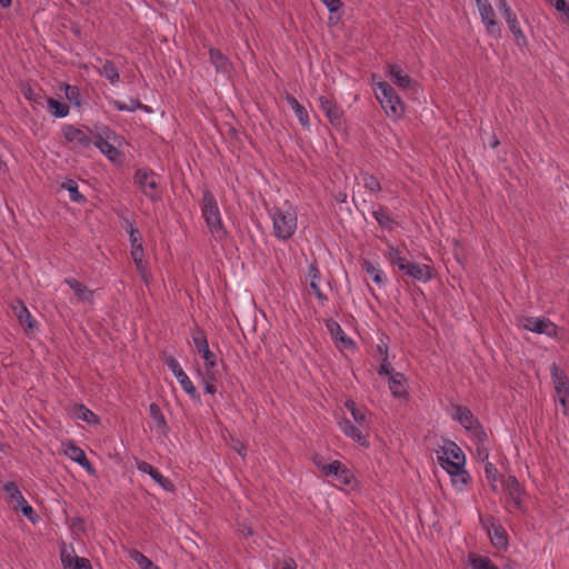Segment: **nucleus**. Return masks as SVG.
I'll return each instance as SVG.
<instances>
[{
    "label": "nucleus",
    "instance_id": "obj_63",
    "mask_svg": "<svg viewBox=\"0 0 569 569\" xmlns=\"http://www.w3.org/2000/svg\"><path fill=\"white\" fill-rule=\"evenodd\" d=\"M236 450L238 451L239 455L244 456L243 447L241 445L239 447H236Z\"/></svg>",
    "mask_w": 569,
    "mask_h": 569
},
{
    "label": "nucleus",
    "instance_id": "obj_27",
    "mask_svg": "<svg viewBox=\"0 0 569 569\" xmlns=\"http://www.w3.org/2000/svg\"><path fill=\"white\" fill-rule=\"evenodd\" d=\"M76 419L82 420L89 425H98L99 418L83 405H74L71 411Z\"/></svg>",
    "mask_w": 569,
    "mask_h": 569
},
{
    "label": "nucleus",
    "instance_id": "obj_58",
    "mask_svg": "<svg viewBox=\"0 0 569 569\" xmlns=\"http://www.w3.org/2000/svg\"><path fill=\"white\" fill-rule=\"evenodd\" d=\"M377 350L380 355V360L388 357V346L382 339L380 340V343L377 346Z\"/></svg>",
    "mask_w": 569,
    "mask_h": 569
},
{
    "label": "nucleus",
    "instance_id": "obj_33",
    "mask_svg": "<svg viewBox=\"0 0 569 569\" xmlns=\"http://www.w3.org/2000/svg\"><path fill=\"white\" fill-rule=\"evenodd\" d=\"M48 111L56 118H64L69 114V107L53 98L47 100Z\"/></svg>",
    "mask_w": 569,
    "mask_h": 569
},
{
    "label": "nucleus",
    "instance_id": "obj_42",
    "mask_svg": "<svg viewBox=\"0 0 569 569\" xmlns=\"http://www.w3.org/2000/svg\"><path fill=\"white\" fill-rule=\"evenodd\" d=\"M372 216L377 220V222L386 228H389L392 223V219L389 212L383 208H378L372 211Z\"/></svg>",
    "mask_w": 569,
    "mask_h": 569
},
{
    "label": "nucleus",
    "instance_id": "obj_49",
    "mask_svg": "<svg viewBox=\"0 0 569 569\" xmlns=\"http://www.w3.org/2000/svg\"><path fill=\"white\" fill-rule=\"evenodd\" d=\"M164 363L172 371L174 377L183 372V369L181 368L179 361L173 357H167L164 359Z\"/></svg>",
    "mask_w": 569,
    "mask_h": 569
},
{
    "label": "nucleus",
    "instance_id": "obj_4",
    "mask_svg": "<svg viewBox=\"0 0 569 569\" xmlns=\"http://www.w3.org/2000/svg\"><path fill=\"white\" fill-rule=\"evenodd\" d=\"M201 214L211 237L218 242H223L227 239L228 232L222 222L217 200L209 191L203 192Z\"/></svg>",
    "mask_w": 569,
    "mask_h": 569
},
{
    "label": "nucleus",
    "instance_id": "obj_52",
    "mask_svg": "<svg viewBox=\"0 0 569 569\" xmlns=\"http://www.w3.org/2000/svg\"><path fill=\"white\" fill-rule=\"evenodd\" d=\"M150 413L159 427L166 426L164 417L156 405H150Z\"/></svg>",
    "mask_w": 569,
    "mask_h": 569
},
{
    "label": "nucleus",
    "instance_id": "obj_34",
    "mask_svg": "<svg viewBox=\"0 0 569 569\" xmlns=\"http://www.w3.org/2000/svg\"><path fill=\"white\" fill-rule=\"evenodd\" d=\"M361 266L377 284L383 283L385 273L379 266L371 263L369 260H363Z\"/></svg>",
    "mask_w": 569,
    "mask_h": 569
},
{
    "label": "nucleus",
    "instance_id": "obj_57",
    "mask_svg": "<svg viewBox=\"0 0 569 569\" xmlns=\"http://www.w3.org/2000/svg\"><path fill=\"white\" fill-rule=\"evenodd\" d=\"M213 381H214V380H210V379H208L207 373H204V376H203V382H204V391H206L207 393L213 395V393L216 392V387H214V385H213Z\"/></svg>",
    "mask_w": 569,
    "mask_h": 569
},
{
    "label": "nucleus",
    "instance_id": "obj_36",
    "mask_svg": "<svg viewBox=\"0 0 569 569\" xmlns=\"http://www.w3.org/2000/svg\"><path fill=\"white\" fill-rule=\"evenodd\" d=\"M129 557L141 568V569H160L149 558L138 550H130Z\"/></svg>",
    "mask_w": 569,
    "mask_h": 569
},
{
    "label": "nucleus",
    "instance_id": "obj_61",
    "mask_svg": "<svg viewBox=\"0 0 569 569\" xmlns=\"http://www.w3.org/2000/svg\"><path fill=\"white\" fill-rule=\"evenodd\" d=\"M478 455H479V457H481L482 460L488 459V455L486 452H483L481 449H478Z\"/></svg>",
    "mask_w": 569,
    "mask_h": 569
},
{
    "label": "nucleus",
    "instance_id": "obj_38",
    "mask_svg": "<svg viewBox=\"0 0 569 569\" xmlns=\"http://www.w3.org/2000/svg\"><path fill=\"white\" fill-rule=\"evenodd\" d=\"M181 388L184 390L186 393H188L192 399L198 398V392L190 380V378L187 376V373L183 371L180 375L176 377Z\"/></svg>",
    "mask_w": 569,
    "mask_h": 569
},
{
    "label": "nucleus",
    "instance_id": "obj_8",
    "mask_svg": "<svg viewBox=\"0 0 569 569\" xmlns=\"http://www.w3.org/2000/svg\"><path fill=\"white\" fill-rule=\"evenodd\" d=\"M452 418L478 442L482 443L487 435L471 410L463 406H455Z\"/></svg>",
    "mask_w": 569,
    "mask_h": 569
},
{
    "label": "nucleus",
    "instance_id": "obj_21",
    "mask_svg": "<svg viewBox=\"0 0 569 569\" xmlns=\"http://www.w3.org/2000/svg\"><path fill=\"white\" fill-rule=\"evenodd\" d=\"M402 273L421 282H427L432 278V271L428 264L411 261Z\"/></svg>",
    "mask_w": 569,
    "mask_h": 569
},
{
    "label": "nucleus",
    "instance_id": "obj_45",
    "mask_svg": "<svg viewBox=\"0 0 569 569\" xmlns=\"http://www.w3.org/2000/svg\"><path fill=\"white\" fill-rule=\"evenodd\" d=\"M192 340L198 351L209 348L206 335L201 330H197L196 332H193Z\"/></svg>",
    "mask_w": 569,
    "mask_h": 569
},
{
    "label": "nucleus",
    "instance_id": "obj_30",
    "mask_svg": "<svg viewBox=\"0 0 569 569\" xmlns=\"http://www.w3.org/2000/svg\"><path fill=\"white\" fill-rule=\"evenodd\" d=\"M506 22L509 27L510 32L513 34L517 46L525 47L527 43V39L520 28L517 16L515 14V16L506 19Z\"/></svg>",
    "mask_w": 569,
    "mask_h": 569
},
{
    "label": "nucleus",
    "instance_id": "obj_6",
    "mask_svg": "<svg viewBox=\"0 0 569 569\" xmlns=\"http://www.w3.org/2000/svg\"><path fill=\"white\" fill-rule=\"evenodd\" d=\"M123 143V138L108 127H101L94 137V146L116 164L123 161V154L119 149Z\"/></svg>",
    "mask_w": 569,
    "mask_h": 569
},
{
    "label": "nucleus",
    "instance_id": "obj_41",
    "mask_svg": "<svg viewBox=\"0 0 569 569\" xmlns=\"http://www.w3.org/2000/svg\"><path fill=\"white\" fill-rule=\"evenodd\" d=\"M62 188H64L69 192V197L72 201H83V196L79 192L78 184L76 181L69 180L62 184Z\"/></svg>",
    "mask_w": 569,
    "mask_h": 569
},
{
    "label": "nucleus",
    "instance_id": "obj_11",
    "mask_svg": "<svg viewBox=\"0 0 569 569\" xmlns=\"http://www.w3.org/2000/svg\"><path fill=\"white\" fill-rule=\"evenodd\" d=\"M518 325L522 329L547 337H556L558 332V327L545 317H521Z\"/></svg>",
    "mask_w": 569,
    "mask_h": 569
},
{
    "label": "nucleus",
    "instance_id": "obj_10",
    "mask_svg": "<svg viewBox=\"0 0 569 569\" xmlns=\"http://www.w3.org/2000/svg\"><path fill=\"white\" fill-rule=\"evenodd\" d=\"M550 373L558 400L563 408V413L567 415L569 411V379L556 363L550 367Z\"/></svg>",
    "mask_w": 569,
    "mask_h": 569
},
{
    "label": "nucleus",
    "instance_id": "obj_35",
    "mask_svg": "<svg viewBox=\"0 0 569 569\" xmlns=\"http://www.w3.org/2000/svg\"><path fill=\"white\" fill-rule=\"evenodd\" d=\"M111 104L119 111L132 112L138 109H143V110L148 111V108L146 106H143L141 102H139L138 100H134V99H130L129 101L113 100L111 102Z\"/></svg>",
    "mask_w": 569,
    "mask_h": 569
},
{
    "label": "nucleus",
    "instance_id": "obj_7",
    "mask_svg": "<svg viewBox=\"0 0 569 569\" xmlns=\"http://www.w3.org/2000/svg\"><path fill=\"white\" fill-rule=\"evenodd\" d=\"M312 461L317 469L327 477H333L339 483L351 486L353 482L352 472L339 460H327L320 455H316Z\"/></svg>",
    "mask_w": 569,
    "mask_h": 569
},
{
    "label": "nucleus",
    "instance_id": "obj_1",
    "mask_svg": "<svg viewBox=\"0 0 569 569\" xmlns=\"http://www.w3.org/2000/svg\"><path fill=\"white\" fill-rule=\"evenodd\" d=\"M436 456L441 468L450 476L451 483L457 490H462L468 483L466 456L461 448L450 440H445L437 449Z\"/></svg>",
    "mask_w": 569,
    "mask_h": 569
},
{
    "label": "nucleus",
    "instance_id": "obj_18",
    "mask_svg": "<svg viewBox=\"0 0 569 569\" xmlns=\"http://www.w3.org/2000/svg\"><path fill=\"white\" fill-rule=\"evenodd\" d=\"M383 256L393 268H397L401 272H403L410 263V261L407 260L403 250L390 243L387 246Z\"/></svg>",
    "mask_w": 569,
    "mask_h": 569
},
{
    "label": "nucleus",
    "instance_id": "obj_3",
    "mask_svg": "<svg viewBox=\"0 0 569 569\" xmlns=\"http://www.w3.org/2000/svg\"><path fill=\"white\" fill-rule=\"evenodd\" d=\"M273 234L279 240L290 239L298 227L297 209L288 201L269 210Z\"/></svg>",
    "mask_w": 569,
    "mask_h": 569
},
{
    "label": "nucleus",
    "instance_id": "obj_54",
    "mask_svg": "<svg viewBox=\"0 0 569 569\" xmlns=\"http://www.w3.org/2000/svg\"><path fill=\"white\" fill-rule=\"evenodd\" d=\"M137 468L140 472L142 473H147L149 475L150 477H152V475L156 472V468H153L150 463L146 462V461H139L138 465H137Z\"/></svg>",
    "mask_w": 569,
    "mask_h": 569
},
{
    "label": "nucleus",
    "instance_id": "obj_23",
    "mask_svg": "<svg viewBox=\"0 0 569 569\" xmlns=\"http://www.w3.org/2000/svg\"><path fill=\"white\" fill-rule=\"evenodd\" d=\"M328 331L330 332L332 339L338 342L340 348L343 349H352L355 343L351 338L346 336L340 325L335 320H328L326 323Z\"/></svg>",
    "mask_w": 569,
    "mask_h": 569
},
{
    "label": "nucleus",
    "instance_id": "obj_40",
    "mask_svg": "<svg viewBox=\"0 0 569 569\" xmlns=\"http://www.w3.org/2000/svg\"><path fill=\"white\" fill-rule=\"evenodd\" d=\"M469 565L472 569H490L493 566L489 558L477 555L469 556Z\"/></svg>",
    "mask_w": 569,
    "mask_h": 569
},
{
    "label": "nucleus",
    "instance_id": "obj_12",
    "mask_svg": "<svg viewBox=\"0 0 569 569\" xmlns=\"http://www.w3.org/2000/svg\"><path fill=\"white\" fill-rule=\"evenodd\" d=\"M61 133L67 143L74 150H83L91 146V138L84 130L73 124H63Z\"/></svg>",
    "mask_w": 569,
    "mask_h": 569
},
{
    "label": "nucleus",
    "instance_id": "obj_5",
    "mask_svg": "<svg viewBox=\"0 0 569 569\" xmlns=\"http://www.w3.org/2000/svg\"><path fill=\"white\" fill-rule=\"evenodd\" d=\"M373 92L386 114L399 119L405 113V104L392 86L386 81L373 82Z\"/></svg>",
    "mask_w": 569,
    "mask_h": 569
},
{
    "label": "nucleus",
    "instance_id": "obj_9",
    "mask_svg": "<svg viewBox=\"0 0 569 569\" xmlns=\"http://www.w3.org/2000/svg\"><path fill=\"white\" fill-rule=\"evenodd\" d=\"M130 240V254L136 264L137 271L146 284L149 283L150 272L148 271L147 261L144 259V250L142 238L137 228L130 227L129 231Z\"/></svg>",
    "mask_w": 569,
    "mask_h": 569
},
{
    "label": "nucleus",
    "instance_id": "obj_2",
    "mask_svg": "<svg viewBox=\"0 0 569 569\" xmlns=\"http://www.w3.org/2000/svg\"><path fill=\"white\" fill-rule=\"evenodd\" d=\"M345 407L350 412L355 423L348 419H342L339 421L340 430L346 437L352 439L359 446L368 448L370 443L365 432L370 425L368 411L363 408H359L352 400H347Z\"/></svg>",
    "mask_w": 569,
    "mask_h": 569
},
{
    "label": "nucleus",
    "instance_id": "obj_56",
    "mask_svg": "<svg viewBox=\"0 0 569 569\" xmlns=\"http://www.w3.org/2000/svg\"><path fill=\"white\" fill-rule=\"evenodd\" d=\"M320 1L328 8V10L330 12H336L341 7L340 0H320Z\"/></svg>",
    "mask_w": 569,
    "mask_h": 569
},
{
    "label": "nucleus",
    "instance_id": "obj_43",
    "mask_svg": "<svg viewBox=\"0 0 569 569\" xmlns=\"http://www.w3.org/2000/svg\"><path fill=\"white\" fill-rule=\"evenodd\" d=\"M485 473L493 490H497L498 470L493 463L487 462Z\"/></svg>",
    "mask_w": 569,
    "mask_h": 569
},
{
    "label": "nucleus",
    "instance_id": "obj_22",
    "mask_svg": "<svg viewBox=\"0 0 569 569\" xmlns=\"http://www.w3.org/2000/svg\"><path fill=\"white\" fill-rule=\"evenodd\" d=\"M64 283L73 291L81 302L92 305L94 292L74 278H67Z\"/></svg>",
    "mask_w": 569,
    "mask_h": 569
},
{
    "label": "nucleus",
    "instance_id": "obj_17",
    "mask_svg": "<svg viewBox=\"0 0 569 569\" xmlns=\"http://www.w3.org/2000/svg\"><path fill=\"white\" fill-rule=\"evenodd\" d=\"M386 74L400 89H409L412 88V86L415 84V81L402 69L400 64L388 63L386 67Z\"/></svg>",
    "mask_w": 569,
    "mask_h": 569
},
{
    "label": "nucleus",
    "instance_id": "obj_48",
    "mask_svg": "<svg viewBox=\"0 0 569 569\" xmlns=\"http://www.w3.org/2000/svg\"><path fill=\"white\" fill-rule=\"evenodd\" d=\"M295 114L298 119V121L300 122V124L303 127V128H307L309 129L310 128V119H309V116H308V112L307 110L305 109L303 106H300L298 109H296L295 111Z\"/></svg>",
    "mask_w": 569,
    "mask_h": 569
},
{
    "label": "nucleus",
    "instance_id": "obj_55",
    "mask_svg": "<svg viewBox=\"0 0 569 569\" xmlns=\"http://www.w3.org/2000/svg\"><path fill=\"white\" fill-rule=\"evenodd\" d=\"M555 8L557 11L561 12L569 21V3L566 0H558Z\"/></svg>",
    "mask_w": 569,
    "mask_h": 569
},
{
    "label": "nucleus",
    "instance_id": "obj_14",
    "mask_svg": "<svg viewBox=\"0 0 569 569\" xmlns=\"http://www.w3.org/2000/svg\"><path fill=\"white\" fill-rule=\"evenodd\" d=\"M476 3L487 32L492 36H499L500 27L495 19V11L490 2L488 0H476Z\"/></svg>",
    "mask_w": 569,
    "mask_h": 569
},
{
    "label": "nucleus",
    "instance_id": "obj_44",
    "mask_svg": "<svg viewBox=\"0 0 569 569\" xmlns=\"http://www.w3.org/2000/svg\"><path fill=\"white\" fill-rule=\"evenodd\" d=\"M153 481L159 485L166 491L173 490V483L166 477H163L158 470L151 477Z\"/></svg>",
    "mask_w": 569,
    "mask_h": 569
},
{
    "label": "nucleus",
    "instance_id": "obj_16",
    "mask_svg": "<svg viewBox=\"0 0 569 569\" xmlns=\"http://www.w3.org/2000/svg\"><path fill=\"white\" fill-rule=\"evenodd\" d=\"M319 107L326 114L329 122L335 128H341L343 124V111L330 98L321 96L318 98Z\"/></svg>",
    "mask_w": 569,
    "mask_h": 569
},
{
    "label": "nucleus",
    "instance_id": "obj_62",
    "mask_svg": "<svg viewBox=\"0 0 569 569\" xmlns=\"http://www.w3.org/2000/svg\"><path fill=\"white\" fill-rule=\"evenodd\" d=\"M241 533H242L243 536H250V535H252V531H251V529H250V528H246V527H244V528H243V530L241 531Z\"/></svg>",
    "mask_w": 569,
    "mask_h": 569
},
{
    "label": "nucleus",
    "instance_id": "obj_47",
    "mask_svg": "<svg viewBox=\"0 0 569 569\" xmlns=\"http://www.w3.org/2000/svg\"><path fill=\"white\" fill-rule=\"evenodd\" d=\"M272 569H297V565L292 558L282 557L274 561Z\"/></svg>",
    "mask_w": 569,
    "mask_h": 569
},
{
    "label": "nucleus",
    "instance_id": "obj_59",
    "mask_svg": "<svg viewBox=\"0 0 569 569\" xmlns=\"http://www.w3.org/2000/svg\"><path fill=\"white\" fill-rule=\"evenodd\" d=\"M287 102L288 104L291 107V109L295 111L296 109H298L301 104L298 102V100L292 97V96H288L287 97Z\"/></svg>",
    "mask_w": 569,
    "mask_h": 569
},
{
    "label": "nucleus",
    "instance_id": "obj_15",
    "mask_svg": "<svg viewBox=\"0 0 569 569\" xmlns=\"http://www.w3.org/2000/svg\"><path fill=\"white\" fill-rule=\"evenodd\" d=\"M488 537L491 543L498 549H506L508 547V536L503 527L493 518H488L483 522Z\"/></svg>",
    "mask_w": 569,
    "mask_h": 569
},
{
    "label": "nucleus",
    "instance_id": "obj_32",
    "mask_svg": "<svg viewBox=\"0 0 569 569\" xmlns=\"http://www.w3.org/2000/svg\"><path fill=\"white\" fill-rule=\"evenodd\" d=\"M204 360V367L208 379L216 380V361L217 358L213 352L210 351L209 348H206L201 351H199Z\"/></svg>",
    "mask_w": 569,
    "mask_h": 569
},
{
    "label": "nucleus",
    "instance_id": "obj_46",
    "mask_svg": "<svg viewBox=\"0 0 569 569\" xmlns=\"http://www.w3.org/2000/svg\"><path fill=\"white\" fill-rule=\"evenodd\" d=\"M362 183H363L366 189H368V190H370L372 192H378L380 190L379 181L377 180L376 177H373L371 174H363L362 176Z\"/></svg>",
    "mask_w": 569,
    "mask_h": 569
},
{
    "label": "nucleus",
    "instance_id": "obj_53",
    "mask_svg": "<svg viewBox=\"0 0 569 569\" xmlns=\"http://www.w3.org/2000/svg\"><path fill=\"white\" fill-rule=\"evenodd\" d=\"M378 373L380 376H387L388 379L391 377L392 373H397L395 369L391 367V365L387 361V358L381 359V365L379 367Z\"/></svg>",
    "mask_w": 569,
    "mask_h": 569
},
{
    "label": "nucleus",
    "instance_id": "obj_24",
    "mask_svg": "<svg viewBox=\"0 0 569 569\" xmlns=\"http://www.w3.org/2000/svg\"><path fill=\"white\" fill-rule=\"evenodd\" d=\"M63 453L69 457L71 460L86 468L87 470L91 469V466L86 457L84 451L76 446L73 442H67L62 445Z\"/></svg>",
    "mask_w": 569,
    "mask_h": 569
},
{
    "label": "nucleus",
    "instance_id": "obj_39",
    "mask_svg": "<svg viewBox=\"0 0 569 569\" xmlns=\"http://www.w3.org/2000/svg\"><path fill=\"white\" fill-rule=\"evenodd\" d=\"M60 90L64 91V96H66L67 100L70 103H73L77 107L80 106V103H81L80 102V91H79L78 87L69 86V84H62L60 87Z\"/></svg>",
    "mask_w": 569,
    "mask_h": 569
},
{
    "label": "nucleus",
    "instance_id": "obj_13",
    "mask_svg": "<svg viewBox=\"0 0 569 569\" xmlns=\"http://www.w3.org/2000/svg\"><path fill=\"white\" fill-rule=\"evenodd\" d=\"M134 180L147 197L152 200L157 198L158 178L153 172L146 169H138Z\"/></svg>",
    "mask_w": 569,
    "mask_h": 569
},
{
    "label": "nucleus",
    "instance_id": "obj_51",
    "mask_svg": "<svg viewBox=\"0 0 569 569\" xmlns=\"http://www.w3.org/2000/svg\"><path fill=\"white\" fill-rule=\"evenodd\" d=\"M16 508H20L23 516H26L32 522H36L37 516L34 513L33 508L26 501L24 503H19Z\"/></svg>",
    "mask_w": 569,
    "mask_h": 569
},
{
    "label": "nucleus",
    "instance_id": "obj_25",
    "mask_svg": "<svg viewBox=\"0 0 569 569\" xmlns=\"http://www.w3.org/2000/svg\"><path fill=\"white\" fill-rule=\"evenodd\" d=\"M61 558L64 569H91V566L86 558H80L66 551L62 552Z\"/></svg>",
    "mask_w": 569,
    "mask_h": 569
},
{
    "label": "nucleus",
    "instance_id": "obj_60",
    "mask_svg": "<svg viewBox=\"0 0 569 569\" xmlns=\"http://www.w3.org/2000/svg\"><path fill=\"white\" fill-rule=\"evenodd\" d=\"M12 0H0V6L2 8H8L11 6Z\"/></svg>",
    "mask_w": 569,
    "mask_h": 569
},
{
    "label": "nucleus",
    "instance_id": "obj_26",
    "mask_svg": "<svg viewBox=\"0 0 569 569\" xmlns=\"http://www.w3.org/2000/svg\"><path fill=\"white\" fill-rule=\"evenodd\" d=\"M12 309L20 325L26 326L30 330L34 328L37 322L22 302H17Z\"/></svg>",
    "mask_w": 569,
    "mask_h": 569
},
{
    "label": "nucleus",
    "instance_id": "obj_20",
    "mask_svg": "<svg viewBox=\"0 0 569 569\" xmlns=\"http://www.w3.org/2000/svg\"><path fill=\"white\" fill-rule=\"evenodd\" d=\"M388 387L391 395L398 399L408 398L407 379L401 372L392 373L388 379Z\"/></svg>",
    "mask_w": 569,
    "mask_h": 569
},
{
    "label": "nucleus",
    "instance_id": "obj_31",
    "mask_svg": "<svg viewBox=\"0 0 569 569\" xmlns=\"http://www.w3.org/2000/svg\"><path fill=\"white\" fill-rule=\"evenodd\" d=\"M3 491L14 507L18 506L19 503L26 502L24 497L22 496L20 489L14 482H6L3 485Z\"/></svg>",
    "mask_w": 569,
    "mask_h": 569
},
{
    "label": "nucleus",
    "instance_id": "obj_28",
    "mask_svg": "<svg viewBox=\"0 0 569 569\" xmlns=\"http://www.w3.org/2000/svg\"><path fill=\"white\" fill-rule=\"evenodd\" d=\"M308 278L310 280V289L320 301L327 300L326 295L320 290V271L316 264H310L308 268Z\"/></svg>",
    "mask_w": 569,
    "mask_h": 569
},
{
    "label": "nucleus",
    "instance_id": "obj_64",
    "mask_svg": "<svg viewBox=\"0 0 569 569\" xmlns=\"http://www.w3.org/2000/svg\"><path fill=\"white\" fill-rule=\"evenodd\" d=\"M547 1L550 2L555 7L558 0H547Z\"/></svg>",
    "mask_w": 569,
    "mask_h": 569
},
{
    "label": "nucleus",
    "instance_id": "obj_50",
    "mask_svg": "<svg viewBox=\"0 0 569 569\" xmlns=\"http://www.w3.org/2000/svg\"><path fill=\"white\" fill-rule=\"evenodd\" d=\"M497 8L500 10L505 19H508L516 13L511 10L510 6L506 0H495Z\"/></svg>",
    "mask_w": 569,
    "mask_h": 569
},
{
    "label": "nucleus",
    "instance_id": "obj_29",
    "mask_svg": "<svg viewBox=\"0 0 569 569\" xmlns=\"http://www.w3.org/2000/svg\"><path fill=\"white\" fill-rule=\"evenodd\" d=\"M210 60L218 72L228 74L231 66L228 59L217 49H210Z\"/></svg>",
    "mask_w": 569,
    "mask_h": 569
},
{
    "label": "nucleus",
    "instance_id": "obj_19",
    "mask_svg": "<svg viewBox=\"0 0 569 569\" xmlns=\"http://www.w3.org/2000/svg\"><path fill=\"white\" fill-rule=\"evenodd\" d=\"M505 488L509 498V502L513 506L515 509L521 510L523 490L516 477H508L505 483Z\"/></svg>",
    "mask_w": 569,
    "mask_h": 569
},
{
    "label": "nucleus",
    "instance_id": "obj_37",
    "mask_svg": "<svg viewBox=\"0 0 569 569\" xmlns=\"http://www.w3.org/2000/svg\"><path fill=\"white\" fill-rule=\"evenodd\" d=\"M98 71L100 76L108 79L111 83H117L119 80V72L117 68L109 61L103 62Z\"/></svg>",
    "mask_w": 569,
    "mask_h": 569
}]
</instances>
